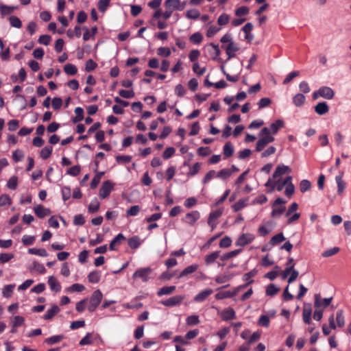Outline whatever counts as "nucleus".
<instances>
[{"mask_svg":"<svg viewBox=\"0 0 351 351\" xmlns=\"http://www.w3.org/2000/svg\"><path fill=\"white\" fill-rule=\"evenodd\" d=\"M259 139L256 142V151L261 152L269 143L274 141L275 138L270 134V130L265 127L259 132Z\"/></svg>","mask_w":351,"mask_h":351,"instance_id":"1","label":"nucleus"},{"mask_svg":"<svg viewBox=\"0 0 351 351\" xmlns=\"http://www.w3.org/2000/svg\"><path fill=\"white\" fill-rule=\"evenodd\" d=\"M179 6L180 0H165L164 3L165 10L163 12V19L165 20L169 19L174 11H179Z\"/></svg>","mask_w":351,"mask_h":351,"instance_id":"2","label":"nucleus"},{"mask_svg":"<svg viewBox=\"0 0 351 351\" xmlns=\"http://www.w3.org/2000/svg\"><path fill=\"white\" fill-rule=\"evenodd\" d=\"M103 298V295L100 290L95 291L88 300V310L90 312H93L96 310L97 306L101 303Z\"/></svg>","mask_w":351,"mask_h":351,"instance_id":"3","label":"nucleus"},{"mask_svg":"<svg viewBox=\"0 0 351 351\" xmlns=\"http://www.w3.org/2000/svg\"><path fill=\"white\" fill-rule=\"evenodd\" d=\"M335 96L334 90L328 86H322L313 93V99L322 97L326 99H332Z\"/></svg>","mask_w":351,"mask_h":351,"instance_id":"4","label":"nucleus"},{"mask_svg":"<svg viewBox=\"0 0 351 351\" xmlns=\"http://www.w3.org/2000/svg\"><path fill=\"white\" fill-rule=\"evenodd\" d=\"M200 213L197 210H192L187 213L182 221L190 226H194L196 222L200 219Z\"/></svg>","mask_w":351,"mask_h":351,"instance_id":"5","label":"nucleus"},{"mask_svg":"<svg viewBox=\"0 0 351 351\" xmlns=\"http://www.w3.org/2000/svg\"><path fill=\"white\" fill-rule=\"evenodd\" d=\"M255 235L252 233H243L239 236L235 241L236 246L243 247L253 242Z\"/></svg>","mask_w":351,"mask_h":351,"instance_id":"6","label":"nucleus"},{"mask_svg":"<svg viewBox=\"0 0 351 351\" xmlns=\"http://www.w3.org/2000/svg\"><path fill=\"white\" fill-rule=\"evenodd\" d=\"M152 269L150 267L140 268L132 275L134 279L140 278L143 282H147L150 278Z\"/></svg>","mask_w":351,"mask_h":351,"instance_id":"7","label":"nucleus"},{"mask_svg":"<svg viewBox=\"0 0 351 351\" xmlns=\"http://www.w3.org/2000/svg\"><path fill=\"white\" fill-rule=\"evenodd\" d=\"M223 211V208L210 212L208 219V224L213 230L217 226V220L221 217Z\"/></svg>","mask_w":351,"mask_h":351,"instance_id":"8","label":"nucleus"},{"mask_svg":"<svg viewBox=\"0 0 351 351\" xmlns=\"http://www.w3.org/2000/svg\"><path fill=\"white\" fill-rule=\"evenodd\" d=\"M114 184L110 181L107 180L103 182L99 189V196L101 199L106 198L113 189Z\"/></svg>","mask_w":351,"mask_h":351,"instance_id":"9","label":"nucleus"},{"mask_svg":"<svg viewBox=\"0 0 351 351\" xmlns=\"http://www.w3.org/2000/svg\"><path fill=\"white\" fill-rule=\"evenodd\" d=\"M291 169L289 166L285 165L283 164H280V165H278L277 167L276 168V169L273 173L272 178L273 179L281 178V177L283 175L289 174L291 173Z\"/></svg>","mask_w":351,"mask_h":351,"instance_id":"10","label":"nucleus"},{"mask_svg":"<svg viewBox=\"0 0 351 351\" xmlns=\"http://www.w3.org/2000/svg\"><path fill=\"white\" fill-rule=\"evenodd\" d=\"M184 299L183 295H174L167 300H162L160 303L165 306L172 307L179 305Z\"/></svg>","mask_w":351,"mask_h":351,"instance_id":"11","label":"nucleus"},{"mask_svg":"<svg viewBox=\"0 0 351 351\" xmlns=\"http://www.w3.org/2000/svg\"><path fill=\"white\" fill-rule=\"evenodd\" d=\"M332 298L322 299L319 294L315 295V306L317 308L328 306L332 301Z\"/></svg>","mask_w":351,"mask_h":351,"instance_id":"12","label":"nucleus"},{"mask_svg":"<svg viewBox=\"0 0 351 351\" xmlns=\"http://www.w3.org/2000/svg\"><path fill=\"white\" fill-rule=\"evenodd\" d=\"M219 315L221 319L223 321H229L236 318V313L231 307H228L223 309Z\"/></svg>","mask_w":351,"mask_h":351,"instance_id":"13","label":"nucleus"},{"mask_svg":"<svg viewBox=\"0 0 351 351\" xmlns=\"http://www.w3.org/2000/svg\"><path fill=\"white\" fill-rule=\"evenodd\" d=\"M274 227L272 221H267L258 228V232L261 236H266L273 230Z\"/></svg>","mask_w":351,"mask_h":351,"instance_id":"14","label":"nucleus"},{"mask_svg":"<svg viewBox=\"0 0 351 351\" xmlns=\"http://www.w3.org/2000/svg\"><path fill=\"white\" fill-rule=\"evenodd\" d=\"M48 285L50 287V289L52 291L59 292L61 290L60 283L58 282L57 278L53 276H50L48 277L47 280Z\"/></svg>","mask_w":351,"mask_h":351,"instance_id":"15","label":"nucleus"},{"mask_svg":"<svg viewBox=\"0 0 351 351\" xmlns=\"http://www.w3.org/2000/svg\"><path fill=\"white\" fill-rule=\"evenodd\" d=\"M285 123L282 119H277L274 122L270 124L269 130H270V134L272 136L277 134L278 131L284 127Z\"/></svg>","mask_w":351,"mask_h":351,"instance_id":"16","label":"nucleus"},{"mask_svg":"<svg viewBox=\"0 0 351 351\" xmlns=\"http://www.w3.org/2000/svg\"><path fill=\"white\" fill-rule=\"evenodd\" d=\"M34 210L36 216L39 218H43L51 214L50 209L45 208L42 205H37L34 206Z\"/></svg>","mask_w":351,"mask_h":351,"instance_id":"17","label":"nucleus"},{"mask_svg":"<svg viewBox=\"0 0 351 351\" xmlns=\"http://www.w3.org/2000/svg\"><path fill=\"white\" fill-rule=\"evenodd\" d=\"M238 50H239L238 45L234 42H230V43H229L226 47V52L228 59L234 58L236 56L235 53Z\"/></svg>","mask_w":351,"mask_h":351,"instance_id":"18","label":"nucleus"},{"mask_svg":"<svg viewBox=\"0 0 351 351\" xmlns=\"http://www.w3.org/2000/svg\"><path fill=\"white\" fill-rule=\"evenodd\" d=\"M60 308L56 304H53L51 308L48 309L46 313L43 315V319L46 320L51 319L60 312Z\"/></svg>","mask_w":351,"mask_h":351,"instance_id":"19","label":"nucleus"},{"mask_svg":"<svg viewBox=\"0 0 351 351\" xmlns=\"http://www.w3.org/2000/svg\"><path fill=\"white\" fill-rule=\"evenodd\" d=\"M213 293V290L210 289H205L200 291L194 297V301L196 302H202L204 301L210 295Z\"/></svg>","mask_w":351,"mask_h":351,"instance_id":"20","label":"nucleus"},{"mask_svg":"<svg viewBox=\"0 0 351 351\" xmlns=\"http://www.w3.org/2000/svg\"><path fill=\"white\" fill-rule=\"evenodd\" d=\"M329 110L328 106L326 102H319L315 106V111L319 115L327 113Z\"/></svg>","mask_w":351,"mask_h":351,"instance_id":"21","label":"nucleus"},{"mask_svg":"<svg viewBox=\"0 0 351 351\" xmlns=\"http://www.w3.org/2000/svg\"><path fill=\"white\" fill-rule=\"evenodd\" d=\"M312 310L310 305L304 306L302 312V317L304 323L309 324L311 320Z\"/></svg>","mask_w":351,"mask_h":351,"instance_id":"22","label":"nucleus"},{"mask_svg":"<svg viewBox=\"0 0 351 351\" xmlns=\"http://www.w3.org/2000/svg\"><path fill=\"white\" fill-rule=\"evenodd\" d=\"M220 256V251H215L209 254H207L204 259L206 265H210L213 263Z\"/></svg>","mask_w":351,"mask_h":351,"instance_id":"23","label":"nucleus"},{"mask_svg":"<svg viewBox=\"0 0 351 351\" xmlns=\"http://www.w3.org/2000/svg\"><path fill=\"white\" fill-rule=\"evenodd\" d=\"M208 51L213 58H216L220 55V49L217 45L210 43L208 46Z\"/></svg>","mask_w":351,"mask_h":351,"instance_id":"24","label":"nucleus"},{"mask_svg":"<svg viewBox=\"0 0 351 351\" xmlns=\"http://www.w3.org/2000/svg\"><path fill=\"white\" fill-rule=\"evenodd\" d=\"M17 8V6H11L4 4H0V12L2 16L11 14Z\"/></svg>","mask_w":351,"mask_h":351,"instance_id":"25","label":"nucleus"},{"mask_svg":"<svg viewBox=\"0 0 351 351\" xmlns=\"http://www.w3.org/2000/svg\"><path fill=\"white\" fill-rule=\"evenodd\" d=\"M199 266L197 264H193L188 267H186L179 275L178 278H182L185 276H187L190 274H192L196 271L198 269Z\"/></svg>","mask_w":351,"mask_h":351,"instance_id":"26","label":"nucleus"},{"mask_svg":"<svg viewBox=\"0 0 351 351\" xmlns=\"http://www.w3.org/2000/svg\"><path fill=\"white\" fill-rule=\"evenodd\" d=\"M306 97L302 93H298L293 97V103L296 107H300L305 103Z\"/></svg>","mask_w":351,"mask_h":351,"instance_id":"27","label":"nucleus"},{"mask_svg":"<svg viewBox=\"0 0 351 351\" xmlns=\"http://www.w3.org/2000/svg\"><path fill=\"white\" fill-rule=\"evenodd\" d=\"M232 171L230 169H223L217 172V178L226 180L232 176Z\"/></svg>","mask_w":351,"mask_h":351,"instance_id":"28","label":"nucleus"},{"mask_svg":"<svg viewBox=\"0 0 351 351\" xmlns=\"http://www.w3.org/2000/svg\"><path fill=\"white\" fill-rule=\"evenodd\" d=\"M125 239V237L123 234L119 233L118 234L114 239L110 242V250H115V245H119L123 240Z\"/></svg>","mask_w":351,"mask_h":351,"instance_id":"29","label":"nucleus"},{"mask_svg":"<svg viewBox=\"0 0 351 351\" xmlns=\"http://www.w3.org/2000/svg\"><path fill=\"white\" fill-rule=\"evenodd\" d=\"M64 338V335H53L45 339V343L47 345H53L62 341Z\"/></svg>","mask_w":351,"mask_h":351,"instance_id":"30","label":"nucleus"},{"mask_svg":"<svg viewBox=\"0 0 351 351\" xmlns=\"http://www.w3.org/2000/svg\"><path fill=\"white\" fill-rule=\"evenodd\" d=\"M224 158H228L234 154V147L230 142L226 143L223 148Z\"/></svg>","mask_w":351,"mask_h":351,"instance_id":"31","label":"nucleus"},{"mask_svg":"<svg viewBox=\"0 0 351 351\" xmlns=\"http://www.w3.org/2000/svg\"><path fill=\"white\" fill-rule=\"evenodd\" d=\"M28 253L42 257H47L48 256L47 252L43 248H29L28 250Z\"/></svg>","mask_w":351,"mask_h":351,"instance_id":"32","label":"nucleus"},{"mask_svg":"<svg viewBox=\"0 0 351 351\" xmlns=\"http://www.w3.org/2000/svg\"><path fill=\"white\" fill-rule=\"evenodd\" d=\"M285 240L283 233H278L272 237L269 241V243L272 245H278Z\"/></svg>","mask_w":351,"mask_h":351,"instance_id":"33","label":"nucleus"},{"mask_svg":"<svg viewBox=\"0 0 351 351\" xmlns=\"http://www.w3.org/2000/svg\"><path fill=\"white\" fill-rule=\"evenodd\" d=\"M280 291V287L276 286L274 284H270L266 288V295L268 296H274Z\"/></svg>","mask_w":351,"mask_h":351,"instance_id":"34","label":"nucleus"},{"mask_svg":"<svg viewBox=\"0 0 351 351\" xmlns=\"http://www.w3.org/2000/svg\"><path fill=\"white\" fill-rule=\"evenodd\" d=\"M157 54L160 57L167 58L171 56V50L167 47H160L157 49Z\"/></svg>","mask_w":351,"mask_h":351,"instance_id":"35","label":"nucleus"},{"mask_svg":"<svg viewBox=\"0 0 351 351\" xmlns=\"http://www.w3.org/2000/svg\"><path fill=\"white\" fill-rule=\"evenodd\" d=\"M336 321L338 327L342 328L345 324L343 311L340 309L336 313Z\"/></svg>","mask_w":351,"mask_h":351,"instance_id":"36","label":"nucleus"},{"mask_svg":"<svg viewBox=\"0 0 351 351\" xmlns=\"http://www.w3.org/2000/svg\"><path fill=\"white\" fill-rule=\"evenodd\" d=\"M9 22L12 27L21 28L22 27V22L21 19L16 16H11L9 18Z\"/></svg>","mask_w":351,"mask_h":351,"instance_id":"37","label":"nucleus"},{"mask_svg":"<svg viewBox=\"0 0 351 351\" xmlns=\"http://www.w3.org/2000/svg\"><path fill=\"white\" fill-rule=\"evenodd\" d=\"M189 40L193 44L198 45L203 40V36L199 32H195L189 37Z\"/></svg>","mask_w":351,"mask_h":351,"instance_id":"38","label":"nucleus"},{"mask_svg":"<svg viewBox=\"0 0 351 351\" xmlns=\"http://www.w3.org/2000/svg\"><path fill=\"white\" fill-rule=\"evenodd\" d=\"M15 288V285H5L2 290V295L5 298H10Z\"/></svg>","mask_w":351,"mask_h":351,"instance_id":"39","label":"nucleus"},{"mask_svg":"<svg viewBox=\"0 0 351 351\" xmlns=\"http://www.w3.org/2000/svg\"><path fill=\"white\" fill-rule=\"evenodd\" d=\"M99 206H100V204H99V201L97 200V199H96V198L93 199L90 202V203L88 206V208L89 213H96L99 210Z\"/></svg>","mask_w":351,"mask_h":351,"instance_id":"40","label":"nucleus"},{"mask_svg":"<svg viewBox=\"0 0 351 351\" xmlns=\"http://www.w3.org/2000/svg\"><path fill=\"white\" fill-rule=\"evenodd\" d=\"M100 272L97 271H91L88 276V280L91 283H97L100 280Z\"/></svg>","mask_w":351,"mask_h":351,"instance_id":"41","label":"nucleus"},{"mask_svg":"<svg viewBox=\"0 0 351 351\" xmlns=\"http://www.w3.org/2000/svg\"><path fill=\"white\" fill-rule=\"evenodd\" d=\"M241 252V250L238 249V250H234L230 251L229 252H227L220 257L221 260L224 261L230 259V258L236 256L237 255H238Z\"/></svg>","mask_w":351,"mask_h":351,"instance_id":"42","label":"nucleus"},{"mask_svg":"<svg viewBox=\"0 0 351 351\" xmlns=\"http://www.w3.org/2000/svg\"><path fill=\"white\" fill-rule=\"evenodd\" d=\"M176 289L175 286L163 287L158 291V295L162 296L164 295H169L173 292Z\"/></svg>","mask_w":351,"mask_h":351,"instance_id":"43","label":"nucleus"},{"mask_svg":"<svg viewBox=\"0 0 351 351\" xmlns=\"http://www.w3.org/2000/svg\"><path fill=\"white\" fill-rule=\"evenodd\" d=\"M66 34L69 38H73V36L80 38L82 34V29L80 26L77 25L75 27L74 30L69 29Z\"/></svg>","mask_w":351,"mask_h":351,"instance_id":"44","label":"nucleus"},{"mask_svg":"<svg viewBox=\"0 0 351 351\" xmlns=\"http://www.w3.org/2000/svg\"><path fill=\"white\" fill-rule=\"evenodd\" d=\"M64 71L68 75H74L77 73V69L75 65L72 64H67L64 65Z\"/></svg>","mask_w":351,"mask_h":351,"instance_id":"45","label":"nucleus"},{"mask_svg":"<svg viewBox=\"0 0 351 351\" xmlns=\"http://www.w3.org/2000/svg\"><path fill=\"white\" fill-rule=\"evenodd\" d=\"M250 12V8L247 6H241L235 10V15L238 17H241L242 16H246Z\"/></svg>","mask_w":351,"mask_h":351,"instance_id":"46","label":"nucleus"},{"mask_svg":"<svg viewBox=\"0 0 351 351\" xmlns=\"http://www.w3.org/2000/svg\"><path fill=\"white\" fill-rule=\"evenodd\" d=\"M215 178H217V171L215 170H210L205 175L202 180V183L206 184Z\"/></svg>","mask_w":351,"mask_h":351,"instance_id":"47","label":"nucleus"},{"mask_svg":"<svg viewBox=\"0 0 351 351\" xmlns=\"http://www.w3.org/2000/svg\"><path fill=\"white\" fill-rule=\"evenodd\" d=\"M233 277V274H223L218 276L215 278V282L218 284H222L230 280Z\"/></svg>","mask_w":351,"mask_h":351,"instance_id":"48","label":"nucleus"},{"mask_svg":"<svg viewBox=\"0 0 351 351\" xmlns=\"http://www.w3.org/2000/svg\"><path fill=\"white\" fill-rule=\"evenodd\" d=\"M53 148L51 146H45L40 151V157L43 159L48 158L52 152Z\"/></svg>","mask_w":351,"mask_h":351,"instance_id":"49","label":"nucleus"},{"mask_svg":"<svg viewBox=\"0 0 351 351\" xmlns=\"http://www.w3.org/2000/svg\"><path fill=\"white\" fill-rule=\"evenodd\" d=\"M186 324L189 326H195L199 323V316L193 315L188 316L186 319Z\"/></svg>","mask_w":351,"mask_h":351,"instance_id":"50","label":"nucleus"},{"mask_svg":"<svg viewBox=\"0 0 351 351\" xmlns=\"http://www.w3.org/2000/svg\"><path fill=\"white\" fill-rule=\"evenodd\" d=\"M200 13L196 9H191L186 12V16L189 19H197L199 17Z\"/></svg>","mask_w":351,"mask_h":351,"instance_id":"51","label":"nucleus"},{"mask_svg":"<svg viewBox=\"0 0 351 351\" xmlns=\"http://www.w3.org/2000/svg\"><path fill=\"white\" fill-rule=\"evenodd\" d=\"M201 165L202 164L200 162H195L191 167H190L189 171L187 173L188 176L191 177L196 175L199 172Z\"/></svg>","mask_w":351,"mask_h":351,"instance_id":"52","label":"nucleus"},{"mask_svg":"<svg viewBox=\"0 0 351 351\" xmlns=\"http://www.w3.org/2000/svg\"><path fill=\"white\" fill-rule=\"evenodd\" d=\"M229 21L230 16L227 14L223 13L218 17L217 23L221 26H223L227 25L229 23Z\"/></svg>","mask_w":351,"mask_h":351,"instance_id":"53","label":"nucleus"},{"mask_svg":"<svg viewBox=\"0 0 351 351\" xmlns=\"http://www.w3.org/2000/svg\"><path fill=\"white\" fill-rule=\"evenodd\" d=\"M280 271V268L278 266H276L274 267V270L267 272L265 274V277L269 278L271 280H274L277 276L279 274Z\"/></svg>","mask_w":351,"mask_h":351,"instance_id":"54","label":"nucleus"},{"mask_svg":"<svg viewBox=\"0 0 351 351\" xmlns=\"http://www.w3.org/2000/svg\"><path fill=\"white\" fill-rule=\"evenodd\" d=\"M85 289V287L83 285L75 283L72 285L71 287L66 289V291L70 292H81Z\"/></svg>","mask_w":351,"mask_h":351,"instance_id":"55","label":"nucleus"},{"mask_svg":"<svg viewBox=\"0 0 351 351\" xmlns=\"http://www.w3.org/2000/svg\"><path fill=\"white\" fill-rule=\"evenodd\" d=\"M140 211V207L138 205L131 206L127 211L126 215L127 217H134L136 216Z\"/></svg>","mask_w":351,"mask_h":351,"instance_id":"56","label":"nucleus"},{"mask_svg":"<svg viewBox=\"0 0 351 351\" xmlns=\"http://www.w3.org/2000/svg\"><path fill=\"white\" fill-rule=\"evenodd\" d=\"M128 243V245L132 249L138 248L141 244L140 241H139V239L137 237H133L129 239Z\"/></svg>","mask_w":351,"mask_h":351,"instance_id":"57","label":"nucleus"},{"mask_svg":"<svg viewBox=\"0 0 351 351\" xmlns=\"http://www.w3.org/2000/svg\"><path fill=\"white\" fill-rule=\"evenodd\" d=\"M75 117L73 119V122L76 123L80 121L84 118V110L80 107H77L75 109Z\"/></svg>","mask_w":351,"mask_h":351,"instance_id":"58","label":"nucleus"},{"mask_svg":"<svg viewBox=\"0 0 351 351\" xmlns=\"http://www.w3.org/2000/svg\"><path fill=\"white\" fill-rule=\"evenodd\" d=\"M311 187V184L308 180H302L300 183V189L302 193L308 191Z\"/></svg>","mask_w":351,"mask_h":351,"instance_id":"59","label":"nucleus"},{"mask_svg":"<svg viewBox=\"0 0 351 351\" xmlns=\"http://www.w3.org/2000/svg\"><path fill=\"white\" fill-rule=\"evenodd\" d=\"M335 180H336V182L337 184V188H338L337 191H338V193L341 194V193H342V192L345 189L346 184H345L344 182L342 180L341 176H337L335 178Z\"/></svg>","mask_w":351,"mask_h":351,"instance_id":"60","label":"nucleus"},{"mask_svg":"<svg viewBox=\"0 0 351 351\" xmlns=\"http://www.w3.org/2000/svg\"><path fill=\"white\" fill-rule=\"evenodd\" d=\"M18 184V178L16 176H12L8 181L7 186L12 190L16 189Z\"/></svg>","mask_w":351,"mask_h":351,"instance_id":"61","label":"nucleus"},{"mask_svg":"<svg viewBox=\"0 0 351 351\" xmlns=\"http://www.w3.org/2000/svg\"><path fill=\"white\" fill-rule=\"evenodd\" d=\"M285 207L284 206H280L279 208L274 207L273 210L271 212V216L273 217H280L282 214L285 212Z\"/></svg>","mask_w":351,"mask_h":351,"instance_id":"62","label":"nucleus"},{"mask_svg":"<svg viewBox=\"0 0 351 351\" xmlns=\"http://www.w3.org/2000/svg\"><path fill=\"white\" fill-rule=\"evenodd\" d=\"M119 94L121 97L130 99L134 97V92L133 90H120Z\"/></svg>","mask_w":351,"mask_h":351,"instance_id":"63","label":"nucleus"},{"mask_svg":"<svg viewBox=\"0 0 351 351\" xmlns=\"http://www.w3.org/2000/svg\"><path fill=\"white\" fill-rule=\"evenodd\" d=\"M193 71L198 75H202L206 72V67H201L199 64L195 62L193 65Z\"/></svg>","mask_w":351,"mask_h":351,"instance_id":"64","label":"nucleus"}]
</instances>
